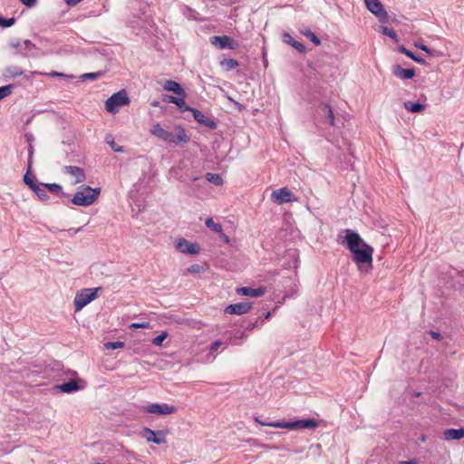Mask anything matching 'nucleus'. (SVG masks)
<instances>
[{
    "label": "nucleus",
    "instance_id": "nucleus-8",
    "mask_svg": "<svg viewBox=\"0 0 464 464\" xmlns=\"http://www.w3.org/2000/svg\"><path fill=\"white\" fill-rule=\"evenodd\" d=\"M271 199L273 202L278 205L293 202L295 200L293 193L286 187L274 190L271 194Z\"/></svg>",
    "mask_w": 464,
    "mask_h": 464
},
{
    "label": "nucleus",
    "instance_id": "nucleus-19",
    "mask_svg": "<svg viewBox=\"0 0 464 464\" xmlns=\"http://www.w3.org/2000/svg\"><path fill=\"white\" fill-rule=\"evenodd\" d=\"M282 39L285 44L291 45L300 53H304L306 52V47L304 44L295 40L289 33L284 32Z\"/></svg>",
    "mask_w": 464,
    "mask_h": 464
},
{
    "label": "nucleus",
    "instance_id": "nucleus-53",
    "mask_svg": "<svg viewBox=\"0 0 464 464\" xmlns=\"http://www.w3.org/2000/svg\"><path fill=\"white\" fill-rule=\"evenodd\" d=\"M221 344H222V342H220V341L214 342L211 344V351H217L220 347Z\"/></svg>",
    "mask_w": 464,
    "mask_h": 464
},
{
    "label": "nucleus",
    "instance_id": "nucleus-39",
    "mask_svg": "<svg viewBox=\"0 0 464 464\" xmlns=\"http://www.w3.org/2000/svg\"><path fill=\"white\" fill-rule=\"evenodd\" d=\"M7 74L11 77H18L23 74V71L18 66H10L6 69Z\"/></svg>",
    "mask_w": 464,
    "mask_h": 464
},
{
    "label": "nucleus",
    "instance_id": "nucleus-20",
    "mask_svg": "<svg viewBox=\"0 0 464 464\" xmlns=\"http://www.w3.org/2000/svg\"><path fill=\"white\" fill-rule=\"evenodd\" d=\"M392 73L402 80H410L415 76L414 69H404L399 64L392 67Z\"/></svg>",
    "mask_w": 464,
    "mask_h": 464
},
{
    "label": "nucleus",
    "instance_id": "nucleus-43",
    "mask_svg": "<svg viewBox=\"0 0 464 464\" xmlns=\"http://www.w3.org/2000/svg\"><path fill=\"white\" fill-rule=\"evenodd\" d=\"M150 322H142V323H132L130 325V329H148L150 328Z\"/></svg>",
    "mask_w": 464,
    "mask_h": 464
},
{
    "label": "nucleus",
    "instance_id": "nucleus-4",
    "mask_svg": "<svg viewBox=\"0 0 464 464\" xmlns=\"http://www.w3.org/2000/svg\"><path fill=\"white\" fill-rule=\"evenodd\" d=\"M100 192L99 188H92L90 186H82L81 189L72 198V203L76 206L88 207L97 199Z\"/></svg>",
    "mask_w": 464,
    "mask_h": 464
},
{
    "label": "nucleus",
    "instance_id": "nucleus-26",
    "mask_svg": "<svg viewBox=\"0 0 464 464\" xmlns=\"http://www.w3.org/2000/svg\"><path fill=\"white\" fill-rule=\"evenodd\" d=\"M398 50H399V52L401 53L405 54L407 57L411 58V60H413L414 62L418 63L419 64H425V63H426L424 58H422L421 56L416 54L412 51L407 49L403 45L399 46Z\"/></svg>",
    "mask_w": 464,
    "mask_h": 464
},
{
    "label": "nucleus",
    "instance_id": "nucleus-18",
    "mask_svg": "<svg viewBox=\"0 0 464 464\" xmlns=\"http://www.w3.org/2000/svg\"><path fill=\"white\" fill-rule=\"evenodd\" d=\"M32 155H33V148H32V146H30L28 169H27V172L24 175L23 179H24V182L34 191L41 182H38V180L34 175L30 174Z\"/></svg>",
    "mask_w": 464,
    "mask_h": 464
},
{
    "label": "nucleus",
    "instance_id": "nucleus-54",
    "mask_svg": "<svg viewBox=\"0 0 464 464\" xmlns=\"http://www.w3.org/2000/svg\"><path fill=\"white\" fill-rule=\"evenodd\" d=\"M430 335L435 340H440L441 339V334L440 333H438V332L431 331L430 332Z\"/></svg>",
    "mask_w": 464,
    "mask_h": 464
},
{
    "label": "nucleus",
    "instance_id": "nucleus-25",
    "mask_svg": "<svg viewBox=\"0 0 464 464\" xmlns=\"http://www.w3.org/2000/svg\"><path fill=\"white\" fill-rule=\"evenodd\" d=\"M446 440H459L464 438V428L447 429L443 432Z\"/></svg>",
    "mask_w": 464,
    "mask_h": 464
},
{
    "label": "nucleus",
    "instance_id": "nucleus-15",
    "mask_svg": "<svg viewBox=\"0 0 464 464\" xmlns=\"http://www.w3.org/2000/svg\"><path fill=\"white\" fill-rule=\"evenodd\" d=\"M210 43L218 47L219 49H235L237 44L234 41V39L227 35H217L213 36L210 39Z\"/></svg>",
    "mask_w": 464,
    "mask_h": 464
},
{
    "label": "nucleus",
    "instance_id": "nucleus-30",
    "mask_svg": "<svg viewBox=\"0 0 464 464\" xmlns=\"http://www.w3.org/2000/svg\"><path fill=\"white\" fill-rule=\"evenodd\" d=\"M220 64L221 66L226 70V71H231V70H234L236 69L237 66H239V63L236 60V59H233V58H229V59H224L220 62Z\"/></svg>",
    "mask_w": 464,
    "mask_h": 464
},
{
    "label": "nucleus",
    "instance_id": "nucleus-60",
    "mask_svg": "<svg viewBox=\"0 0 464 464\" xmlns=\"http://www.w3.org/2000/svg\"><path fill=\"white\" fill-rule=\"evenodd\" d=\"M98 464H105V463H98Z\"/></svg>",
    "mask_w": 464,
    "mask_h": 464
},
{
    "label": "nucleus",
    "instance_id": "nucleus-57",
    "mask_svg": "<svg viewBox=\"0 0 464 464\" xmlns=\"http://www.w3.org/2000/svg\"><path fill=\"white\" fill-rule=\"evenodd\" d=\"M230 101L235 103V105L237 107V109L239 111H243L245 109V107L241 103H239V102H236V101H234L232 99H230Z\"/></svg>",
    "mask_w": 464,
    "mask_h": 464
},
{
    "label": "nucleus",
    "instance_id": "nucleus-24",
    "mask_svg": "<svg viewBox=\"0 0 464 464\" xmlns=\"http://www.w3.org/2000/svg\"><path fill=\"white\" fill-rule=\"evenodd\" d=\"M319 113L331 126L335 125L334 111L328 103H323L321 105Z\"/></svg>",
    "mask_w": 464,
    "mask_h": 464
},
{
    "label": "nucleus",
    "instance_id": "nucleus-7",
    "mask_svg": "<svg viewBox=\"0 0 464 464\" xmlns=\"http://www.w3.org/2000/svg\"><path fill=\"white\" fill-rule=\"evenodd\" d=\"M364 3L368 11L375 15L381 23H388V13L380 0H364Z\"/></svg>",
    "mask_w": 464,
    "mask_h": 464
},
{
    "label": "nucleus",
    "instance_id": "nucleus-51",
    "mask_svg": "<svg viewBox=\"0 0 464 464\" xmlns=\"http://www.w3.org/2000/svg\"><path fill=\"white\" fill-rule=\"evenodd\" d=\"M219 234V237L221 238V240L226 243V244H228L230 242V238L227 235H226L223 231L221 233H218Z\"/></svg>",
    "mask_w": 464,
    "mask_h": 464
},
{
    "label": "nucleus",
    "instance_id": "nucleus-58",
    "mask_svg": "<svg viewBox=\"0 0 464 464\" xmlns=\"http://www.w3.org/2000/svg\"><path fill=\"white\" fill-rule=\"evenodd\" d=\"M150 105L153 107H158L160 105V102L158 101H153L151 102Z\"/></svg>",
    "mask_w": 464,
    "mask_h": 464
},
{
    "label": "nucleus",
    "instance_id": "nucleus-46",
    "mask_svg": "<svg viewBox=\"0 0 464 464\" xmlns=\"http://www.w3.org/2000/svg\"><path fill=\"white\" fill-rule=\"evenodd\" d=\"M177 99H178L177 96H172V95H168V94H164L163 98H162L163 102H165L167 103H175Z\"/></svg>",
    "mask_w": 464,
    "mask_h": 464
},
{
    "label": "nucleus",
    "instance_id": "nucleus-40",
    "mask_svg": "<svg viewBox=\"0 0 464 464\" xmlns=\"http://www.w3.org/2000/svg\"><path fill=\"white\" fill-rule=\"evenodd\" d=\"M14 23H15V18L14 17L5 18L3 16H0V26L3 27V28L11 27L12 25L14 24Z\"/></svg>",
    "mask_w": 464,
    "mask_h": 464
},
{
    "label": "nucleus",
    "instance_id": "nucleus-35",
    "mask_svg": "<svg viewBox=\"0 0 464 464\" xmlns=\"http://www.w3.org/2000/svg\"><path fill=\"white\" fill-rule=\"evenodd\" d=\"M45 188L48 191L53 194H59L61 193L63 196L65 195V193L63 192V188L61 185L56 183H44Z\"/></svg>",
    "mask_w": 464,
    "mask_h": 464
},
{
    "label": "nucleus",
    "instance_id": "nucleus-38",
    "mask_svg": "<svg viewBox=\"0 0 464 464\" xmlns=\"http://www.w3.org/2000/svg\"><path fill=\"white\" fill-rule=\"evenodd\" d=\"M381 32L382 34L387 35L392 39L397 41V34L392 28L382 25L381 26Z\"/></svg>",
    "mask_w": 464,
    "mask_h": 464
},
{
    "label": "nucleus",
    "instance_id": "nucleus-36",
    "mask_svg": "<svg viewBox=\"0 0 464 464\" xmlns=\"http://www.w3.org/2000/svg\"><path fill=\"white\" fill-rule=\"evenodd\" d=\"M14 89L13 84H7L0 87V101L9 96Z\"/></svg>",
    "mask_w": 464,
    "mask_h": 464
},
{
    "label": "nucleus",
    "instance_id": "nucleus-44",
    "mask_svg": "<svg viewBox=\"0 0 464 464\" xmlns=\"http://www.w3.org/2000/svg\"><path fill=\"white\" fill-rule=\"evenodd\" d=\"M188 271L191 274H199L204 271V268L201 265L193 264L188 268Z\"/></svg>",
    "mask_w": 464,
    "mask_h": 464
},
{
    "label": "nucleus",
    "instance_id": "nucleus-23",
    "mask_svg": "<svg viewBox=\"0 0 464 464\" xmlns=\"http://www.w3.org/2000/svg\"><path fill=\"white\" fill-rule=\"evenodd\" d=\"M237 293L246 296L259 297L265 294V289L263 287L252 288L249 286H243L237 289Z\"/></svg>",
    "mask_w": 464,
    "mask_h": 464
},
{
    "label": "nucleus",
    "instance_id": "nucleus-13",
    "mask_svg": "<svg viewBox=\"0 0 464 464\" xmlns=\"http://www.w3.org/2000/svg\"><path fill=\"white\" fill-rule=\"evenodd\" d=\"M176 248L184 254L197 255L200 252V246L198 243H192L185 238H179L176 243Z\"/></svg>",
    "mask_w": 464,
    "mask_h": 464
},
{
    "label": "nucleus",
    "instance_id": "nucleus-12",
    "mask_svg": "<svg viewBox=\"0 0 464 464\" xmlns=\"http://www.w3.org/2000/svg\"><path fill=\"white\" fill-rule=\"evenodd\" d=\"M143 436L149 442L160 445L166 443V432L163 430H153L145 427L143 429Z\"/></svg>",
    "mask_w": 464,
    "mask_h": 464
},
{
    "label": "nucleus",
    "instance_id": "nucleus-32",
    "mask_svg": "<svg viewBox=\"0 0 464 464\" xmlns=\"http://www.w3.org/2000/svg\"><path fill=\"white\" fill-rule=\"evenodd\" d=\"M206 179L214 184V185H217V186H221L223 184V179L222 177L219 175V174H217V173H211V172H208L206 174Z\"/></svg>",
    "mask_w": 464,
    "mask_h": 464
},
{
    "label": "nucleus",
    "instance_id": "nucleus-56",
    "mask_svg": "<svg viewBox=\"0 0 464 464\" xmlns=\"http://www.w3.org/2000/svg\"><path fill=\"white\" fill-rule=\"evenodd\" d=\"M63 373L66 374L67 376H72V377L77 376V372H74V371H72V370H68L66 372H63Z\"/></svg>",
    "mask_w": 464,
    "mask_h": 464
},
{
    "label": "nucleus",
    "instance_id": "nucleus-31",
    "mask_svg": "<svg viewBox=\"0 0 464 464\" xmlns=\"http://www.w3.org/2000/svg\"><path fill=\"white\" fill-rule=\"evenodd\" d=\"M300 32L304 36L308 38L315 45L318 46L321 44V40L319 39V37L317 35H315L309 28H304V29L301 30Z\"/></svg>",
    "mask_w": 464,
    "mask_h": 464
},
{
    "label": "nucleus",
    "instance_id": "nucleus-3",
    "mask_svg": "<svg viewBox=\"0 0 464 464\" xmlns=\"http://www.w3.org/2000/svg\"><path fill=\"white\" fill-rule=\"evenodd\" d=\"M255 420L263 426H269L280 429H287L290 430H314L318 427V422L313 418L296 420L292 421H274V422H262L258 418H255Z\"/></svg>",
    "mask_w": 464,
    "mask_h": 464
},
{
    "label": "nucleus",
    "instance_id": "nucleus-11",
    "mask_svg": "<svg viewBox=\"0 0 464 464\" xmlns=\"http://www.w3.org/2000/svg\"><path fill=\"white\" fill-rule=\"evenodd\" d=\"M81 382V380L70 378L66 382L54 385L53 390L63 393H72L83 389V386L80 385Z\"/></svg>",
    "mask_w": 464,
    "mask_h": 464
},
{
    "label": "nucleus",
    "instance_id": "nucleus-47",
    "mask_svg": "<svg viewBox=\"0 0 464 464\" xmlns=\"http://www.w3.org/2000/svg\"><path fill=\"white\" fill-rule=\"evenodd\" d=\"M26 7H34L37 4V0H19Z\"/></svg>",
    "mask_w": 464,
    "mask_h": 464
},
{
    "label": "nucleus",
    "instance_id": "nucleus-27",
    "mask_svg": "<svg viewBox=\"0 0 464 464\" xmlns=\"http://www.w3.org/2000/svg\"><path fill=\"white\" fill-rule=\"evenodd\" d=\"M404 108L410 112L418 113L424 110L425 105L419 102L408 101L404 102Z\"/></svg>",
    "mask_w": 464,
    "mask_h": 464
},
{
    "label": "nucleus",
    "instance_id": "nucleus-50",
    "mask_svg": "<svg viewBox=\"0 0 464 464\" xmlns=\"http://www.w3.org/2000/svg\"><path fill=\"white\" fill-rule=\"evenodd\" d=\"M415 45H416V47L424 51L425 53H430V49L427 45L422 44H416Z\"/></svg>",
    "mask_w": 464,
    "mask_h": 464
},
{
    "label": "nucleus",
    "instance_id": "nucleus-37",
    "mask_svg": "<svg viewBox=\"0 0 464 464\" xmlns=\"http://www.w3.org/2000/svg\"><path fill=\"white\" fill-rule=\"evenodd\" d=\"M103 75V72H86V73H83L81 78L82 80H91V81H95L97 79H99L100 77H102Z\"/></svg>",
    "mask_w": 464,
    "mask_h": 464
},
{
    "label": "nucleus",
    "instance_id": "nucleus-29",
    "mask_svg": "<svg viewBox=\"0 0 464 464\" xmlns=\"http://www.w3.org/2000/svg\"><path fill=\"white\" fill-rule=\"evenodd\" d=\"M180 12L186 18L189 20H196L197 15L198 14V13L196 10L192 9L188 5H182L180 7Z\"/></svg>",
    "mask_w": 464,
    "mask_h": 464
},
{
    "label": "nucleus",
    "instance_id": "nucleus-55",
    "mask_svg": "<svg viewBox=\"0 0 464 464\" xmlns=\"http://www.w3.org/2000/svg\"><path fill=\"white\" fill-rule=\"evenodd\" d=\"M259 316H261L262 319H264V322H265L266 320H267L271 316V312L270 311L265 312L262 314H260Z\"/></svg>",
    "mask_w": 464,
    "mask_h": 464
},
{
    "label": "nucleus",
    "instance_id": "nucleus-9",
    "mask_svg": "<svg viewBox=\"0 0 464 464\" xmlns=\"http://www.w3.org/2000/svg\"><path fill=\"white\" fill-rule=\"evenodd\" d=\"M145 411L150 414L169 415L176 412L177 409L167 403H149L145 407Z\"/></svg>",
    "mask_w": 464,
    "mask_h": 464
},
{
    "label": "nucleus",
    "instance_id": "nucleus-16",
    "mask_svg": "<svg viewBox=\"0 0 464 464\" xmlns=\"http://www.w3.org/2000/svg\"><path fill=\"white\" fill-rule=\"evenodd\" d=\"M191 112L194 120L199 124L208 127L209 130H216L218 128L217 122L209 117L206 116L199 110L193 108Z\"/></svg>",
    "mask_w": 464,
    "mask_h": 464
},
{
    "label": "nucleus",
    "instance_id": "nucleus-10",
    "mask_svg": "<svg viewBox=\"0 0 464 464\" xmlns=\"http://www.w3.org/2000/svg\"><path fill=\"white\" fill-rule=\"evenodd\" d=\"M264 324V319H262L261 316L256 317H249L247 320L244 322L243 328L244 331L239 332L237 331L235 334V337L237 338H244L246 336V332H251L256 328H260Z\"/></svg>",
    "mask_w": 464,
    "mask_h": 464
},
{
    "label": "nucleus",
    "instance_id": "nucleus-1",
    "mask_svg": "<svg viewBox=\"0 0 464 464\" xmlns=\"http://www.w3.org/2000/svg\"><path fill=\"white\" fill-rule=\"evenodd\" d=\"M345 237L343 243L346 244L347 249L353 254V260L360 271L365 266L372 267L373 248L368 245L360 235L351 229H345Z\"/></svg>",
    "mask_w": 464,
    "mask_h": 464
},
{
    "label": "nucleus",
    "instance_id": "nucleus-34",
    "mask_svg": "<svg viewBox=\"0 0 464 464\" xmlns=\"http://www.w3.org/2000/svg\"><path fill=\"white\" fill-rule=\"evenodd\" d=\"M205 224H206L207 227H208L209 229H211L212 231H214L216 233L222 232L223 228H222L221 224L214 222L212 218H207Z\"/></svg>",
    "mask_w": 464,
    "mask_h": 464
},
{
    "label": "nucleus",
    "instance_id": "nucleus-52",
    "mask_svg": "<svg viewBox=\"0 0 464 464\" xmlns=\"http://www.w3.org/2000/svg\"><path fill=\"white\" fill-rule=\"evenodd\" d=\"M397 464H419V462L417 459H409V460L399 461Z\"/></svg>",
    "mask_w": 464,
    "mask_h": 464
},
{
    "label": "nucleus",
    "instance_id": "nucleus-2",
    "mask_svg": "<svg viewBox=\"0 0 464 464\" xmlns=\"http://www.w3.org/2000/svg\"><path fill=\"white\" fill-rule=\"evenodd\" d=\"M150 132L165 143L176 144L180 147L185 146L190 140V136L187 134L186 130L180 125H175L173 130L169 131L163 129L159 122H156L152 124Z\"/></svg>",
    "mask_w": 464,
    "mask_h": 464
},
{
    "label": "nucleus",
    "instance_id": "nucleus-49",
    "mask_svg": "<svg viewBox=\"0 0 464 464\" xmlns=\"http://www.w3.org/2000/svg\"><path fill=\"white\" fill-rule=\"evenodd\" d=\"M49 75L53 76V77H60V78H68V77H70L69 75H67V74H65L63 72H55V71L51 72Z\"/></svg>",
    "mask_w": 464,
    "mask_h": 464
},
{
    "label": "nucleus",
    "instance_id": "nucleus-17",
    "mask_svg": "<svg viewBox=\"0 0 464 464\" xmlns=\"http://www.w3.org/2000/svg\"><path fill=\"white\" fill-rule=\"evenodd\" d=\"M251 308V304L247 302L237 303L227 305L225 308V313L228 314H246Z\"/></svg>",
    "mask_w": 464,
    "mask_h": 464
},
{
    "label": "nucleus",
    "instance_id": "nucleus-21",
    "mask_svg": "<svg viewBox=\"0 0 464 464\" xmlns=\"http://www.w3.org/2000/svg\"><path fill=\"white\" fill-rule=\"evenodd\" d=\"M163 89L169 92H172L173 93L177 94L178 96H183L186 97V92L184 89L181 87V85L173 81V80H167L163 84Z\"/></svg>",
    "mask_w": 464,
    "mask_h": 464
},
{
    "label": "nucleus",
    "instance_id": "nucleus-48",
    "mask_svg": "<svg viewBox=\"0 0 464 464\" xmlns=\"http://www.w3.org/2000/svg\"><path fill=\"white\" fill-rule=\"evenodd\" d=\"M83 227H80L78 228H74V227H72V228H69L66 230V232L70 235V236H74L75 234L81 232L83 230Z\"/></svg>",
    "mask_w": 464,
    "mask_h": 464
},
{
    "label": "nucleus",
    "instance_id": "nucleus-28",
    "mask_svg": "<svg viewBox=\"0 0 464 464\" xmlns=\"http://www.w3.org/2000/svg\"><path fill=\"white\" fill-rule=\"evenodd\" d=\"M34 192L42 201H47L50 198L47 194V188H45L44 183H40L38 187L34 190Z\"/></svg>",
    "mask_w": 464,
    "mask_h": 464
},
{
    "label": "nucleus",
    "instance_id": "nucleus-5",
    "mask_svg": "<svg viewBox=\"0 0 464 464\" xmlns=\"http://www.w3.org/2000/svg\"><path fill=\"white\" fill-rule=\"evenodd\" d=\"M100 292H102V287L83 288L77 292L73 300L75 311H81L83 307L96 299Z\"/></svg>",
    "mask_w": 464,
    "mask_h": 464
},
{
    "label": "nucleus",
    "instance_id": "nucleus-42",
    "mask_svg": "<svg viewBox=\"0 0 464 464\" xmlns=\"http://www.w3.org/2000/svg\"><path fill=\"white\" fill-rule=\"evenodd\" d=\"M123 346H124V343L121 342V341L108 342L105 343V347L107 349H112V350L122 348Z\"/></svg>",
    "mask_w": 464,
    "mask_h": 464
},
{
    "label": "nucleus",
    "instance_id": "nucleus-22",
    "mask_svg": "<svg viewBox=\"0 0 464 464\" xmlns=\"http://www.w3.org/2000/svg\"><path fill=\"white\" fill-rule=\"evenodd\" d=\"M64 172L73 176L75 178L76 183L82 182L85 179V173H84L83 169L80 167L65 166Z\"/></svg>",
    "mask_w": 464,
    "mask_h": 464
},
{
    "label": "nucleus",
    "instance_id": "nucleus-14",
    "mask_svg": "<svg viewBox=\"0 0 464 464\" xmlns=\"http://www.w3.org/2000/svg\"><path fill=\"white\" fill-rule=\"evenodd\" d=\"M13 46L18 49V53L25 57H34L37 55V48L30 40H24L22 43L13 44Z\"/></svg>",
    "mask_w": 464,
    "mask_h": 464
},
{
    "label": "nucleus",
    "instance_id": "nucleus-45",
    "mask_svg": "<svg viewBox=\"0 0 464 464\" xmlns=\"http://www.w3.org/2000/svg\"><path fill=\"white\" fill-rule=\"evenodd\" d=\"M107 142L115 152H122L124 150L123 147L116 144L113 140L111 141L107 140Z\"/></svg>",
    "mask_w": 464,
    "mask_h": 464
},
{
    "label": "nucleus",
    "instance_id": "nucleus-33",
    "mask_svg": "<svg viewBox=\"0 0 464 464\" xmlns=\"http://www.w3.org/2000/svg\"><path fill=\"white\" fill-rule=\"evenodd\" d=\"M181 111H192L193 108L188 106L185 101V97L178 96L176 102L174 103Z\"/></svg>",
    "mask_w": 464,
    "mask_h": 464
},
{
    "label": "nucleus",
    "instance_id": "nucleus-59",
    "mask_svg": "<svg viewBox=\"0 0 464 464\" xmlns=\"http://www.w3.org/2000/svg\"><path fill=\"white\" fill-rule=\"evenodd\" d=\"M200 179H201V178H199V177H195V178H193V179H192V181H193V182H196V181H198V180H200Z\"/></svg>",
    "mask_w": 464,
    "mask_h": 464
},
{
    "label": "nucleus",
    "instance_id": "nucleus-41",
    "mask_svg": "<svg viewBox=\"0 0 464 464\" xmlns=\"http://www.w3.org/2000/svg\"><path fill=\"white\" fill-rule=\"evenodd\" d=\"M167 336L168 334L166 332H162L160 334L153 338L152 344L155 346H160Z\"/></svg>",
    "mask_w": 464,
    "mask_h": 464
},
{
    "label": "nucleus",
    "instance_id": "nucleus-6",
    "mask_svg": "<svg viewBox=\"0 0 464 464\" xmlns=\"http://www.w3.org/2000/svg\"><path fill=\"white\" fill-rule=\"evenodd\" d=\"M130 103V99L125 90L113 93L105 102V109L110 113H116L119 108Z\"/></svg>",
    "mask_w": 464,
    "mask_h": 464
}]
</instances>
